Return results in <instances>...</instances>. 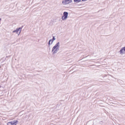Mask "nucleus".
<instances>
[{
    "label": "nucleus",
    "mask_w": 125,
    "mask_h": 125,
    "mask_svg": "<svg viewBox=\"0 0 125 125\" xmlns=\"http://www.w3.org/2000/svg\"><path fill=\"white\" fill-rule=\"evenodd\" d=\"M119 52L121 54H125V46L122 47L120 49Z\"/></svg>",
    "instance_id": "nucleus-6"
},
{
    "label": "nucleus",
    "mask_w": 125,
    "mask_h": 125,
    "mask_svg": "<svg viewBox=\"0 0 125 125\" xmlns=\"http://www.w3.org/2000/svg\"><path fill=\"white\" fill-rule=\"evenodd\" d=\"M55 40V37L53 36V37L52 39H50L49 41L48 45L50 46L51 44H52V43L53 41Z\"/></svg>",
    "instance_id": "nucleus-7"
},
{
    "label": "nucleus",
    "mask_w": 125,
    "mask_h": 125,
    "mask_svg": "<svg viewBox=\"0 0 125 125\" xmlns=\"http://www.w3.org/2000/svg\"><path fill=\"white\" fill-rule=\"evenodd\" d=\"M18 122L17 120H14L9 122L7 124V125H16Z\"/></svg>",
    "instance_id": "nucleus-3"
},
{
    "label": "nucleus",
    "mask_w": 125,
    "mask_h": 125,
    "mask_svg": "<svg viewBox=\"0 0 125 125\" xmlns=\"http://www.w3.org/2000/svg\"><path fill=\"white\" fill-rule=\"evenodd\" d=\"M23 26H22L21 27H19L18 28H17L16 30H14L12 31L13 33L16 32V33L18 34L19 35L20 34L21 31V29Z\"/></svg>",
    "instance_id": "nucleus-2"
},
{
    "label": "nucleus",
    "mask_w": 125,
    "mask_h": 125,
    "mask_svg": "<svg viewBox=\"0 0 125 125\" xmlns=\"http://www.w3.org/2000/svg\"><path fill=\"white\" fill-rule=\"evenodd\" d=\"M59 46L60 43L58 42L53 47L52 50V52H53V54L56 53L59 51Z\"/></svg>",
    "instance_id": "nucleus-1"
},
{
    "label": "nucleus",
    "mask_w": 125,
    "mask_h": 125,
    "mask_svg": "<svg viewBox=\"0 0 125 125\" xmlns=\"http://www.w3.org/2000/svg\"><path fill=\"white\" fill-rule=\"evenodd\" d=\"M81 0H74V2H79L81 1Z\"/></svg>",
    "instance_id": "nucleus-8"
},
{
    "label": "nucleus",
    "mask_w": 125,
    "mask_h": 125,
    "mask_svg": "<svg viewBox=\"0 0 125 125\" xmlns=\"http://www.w3.org/2000/svg\"><path fill=\"white\" fill-rule=\"evenodd\" d=\"M68 13L66 12H64L63 13V15L62 17V20H66L67 17Z\"/></svg>",
    "instance_id": "nucleus-4"
},
{
    "label": "nucleus",
    "mask_w": 125,
    "mask_h": 125,
    "mask_svg": "<svg viewBox=\"0 0 125 125\" xmlns=\"http://www.w3.org/2000/svg\"><path fill=\"white\" fill-rule=\"evenodd\" d=\"M72 2L71 0H63L62 1V3L64 5L68 4Z\"/></svg>",
    "instance_id": "nucleus-5"
}]
</instances>
